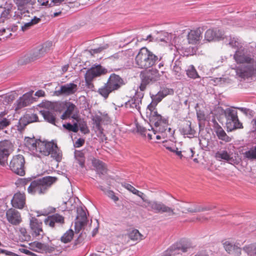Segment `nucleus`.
I'll return each mask as SVG.
<instances>
[{"label": "nucleus", "instance_id": "obj_1", "mask_svg": "<svg viewBox=\"0 0 256 256\" xmlns=\"http://www.w3.org/2000/svg\"><path fill=\"white\" fill-rule=\"evenodd\" d=\"M57 180L56 177L46 176L39 180H32L30 178L24 179L22 183L24 185L30 184L28 188V194H46L51 186Z\"/></svg>", "mask_w": 256, "mask_h": 256}, {"label": "nucleus", "instance_id": "obj_2", "mask_svg": "<svg viewBox=\"0 0 256 256\" xmlns=\"http://www.w3.org/2000/svg\"><path fill=\"white\" fill-rule=\"evenodd\" d=\"M161 59L162 57H158L147 48L143 47L140 49L136 54L135 62L139 68H148L154 66Z\"/></svg>", "mask_w": 256, "mask_h": 256}, {"label": "nucleus", "instance_id": "obj_3", "mask_svg": "<svg viewBox=\"0 0 256 256\" xmlns=\"http://www.w3.org/2000/svg\"><path fill=\"white\" fill-rule=\"evenodd\" d=\"M226 118V127L228 132H232L236 129L242 128V124L238 116V112L232 108H227L224 111Z\"/></svg>", "mask_w": 256, "mask_h": 256}, {"label": "nucleus", "instance_id": "obj_4", "mask_svg": "<svg viewBox=\"0 0 256 256\" xmlns=\"http://www.w3.org/2000/svg\"><path fill=\"white\" fill-rule=\"evenodd\" d=\"M146 204L143 206L146 208L148 210L154 213H166L168 216H172L176 214L174 209L169 207L161 202L156 200H149L144 199L143 200Z\"/></svg>", "mask_w": 256, "mask_h": 256}, {"label": "nucleus", "instance_id": "obj_5", "mask_svg": "<svg viewBox=\"0 0 256 256\" xmlns=\"http://www.w3.org/2000/svg\"><path fill=\"white\" fill-rule=\"evenodd\" d=\"M141 84L140 86V91H144L146 86L160 79V74L158 70L152 68L142 72L140 74Z\"/></svg>", "mask_w": 256, "mask_h": 256}, {"label": "nucleus", "instance_id": "obj_6", "mask_svg": "<svg viewBox=\"0 0 256 256\" xmlns=\"http://www.w3.org/2000/svg\"><path fill=\"white\" fill-rule=\"evenodd\" d=\"M25 160L23 156L18 154L14 156L10 163V169L15 174L22 176L25 174Z\"/></svg>", "mask_w": 256, "mask_h": 256}, {"label": "nucleus", "instance_id": "obj_7", "mask_svg": "<svg viewBox=\"0 0 256 256\" xmlns=\"http://www.w3.org/2000/svg\"><path fill=\"white\" fill-rule=\"evenodd\" d=\"M13 151V145L8 140L0 142V164L4 166L8 158Z\"/></svg>", "mask_w": 256, "mask_h": 256}, {"label": "nucleus", "instance_id": "obj_8", "mask_svg": "<svg viewBox=\"0 0 256 256\" xmlns=\"http://www.w3.org/2000/svg\"><path fill=\"white\" fill-rule=\"evenodd\" d=\"M29 248L36 252L40 253H52L54 252L56 248L48 244L35 241L29 244Z\"/></svg>", "mask_w": 256, "mask_h": 256}, {"label": "nucleus", "instance_id": "obj_9", "mask_svg": "<svg viewBox=\"0 0 256 256\" xmlns=\"http://www.w3.org/2000/svg\"><path fill=\"white\" fill-rule=\"evenodd\" d=\"M107 70L100 65L92 66L87 70L85 74L86 82H90L94 78L105 74Z\"/></svg>", "mask_w": 256, "mask_h": 256}, {"label": "nucleus", "instance_id": "obj_10", "mask_svg": "<svg viewBox=\"0 0 256 256\" xmlns=\"http://www.w3.org/2000/svg\"><path fill=\"white\" fill-rule=\"evenodd\" d=\"M144 93L143 91H136L135 95L125 103V106L128 108H131L133 110H136L140 112L142 104V100L144 97Z\"/></svg>", "mask_w": 256, "mask_h": 256}, {"label": "nucleus", "instance_id": "obj_11", "mask_svg": "<svg viewBox=\"0 0 256 256\" xmlns=\"http://www.w3.org/2000/svg\"><path fill=\"white\" fill-rule=\"evenodd\" d=\"M42 224V221L35 217H32L30 219V228L32 234L34 237L42 236L44 234Z\"/></svg>", "mask_w": 256, "mask_h": 256}, {"label": "nucleus", "instance_id": "obj_12", "mask_svg": "<svg viewBox=\"0 0 256 256\" xmlns=\"http://www.w3.org/2000/svg\"><path fill=\"white\" fill-rule=\"evenodd\" d=\"M64 0H46V2H42V5L51 8L58 6V8L55 9L56 12L52 14V16L56 17L62 13V10L68 6L65 3H63Z\"/></svg>", "mask_w": 256, "mask_h": 256}, {"label": "nucleus", "instance_id": "obj_13", "mask_svg": "<svg viewBox=\"0 0 256 256\" xmlns=\"http://www.w3.org/2000/svg\"><path fill=\"white\" fill-rule=\"evenodd\" d=\"M78 86L74 83H68L62 85L60 88L54 92L56 96H70L74 94L78 90Z\"/></svg>", "mask_w": 256, "mask_h": 256}, {"label": "nucleus", "instance_id": "obj_14", "mask_svg": "<svg viewBox=\"0 0 256 256\" xmlns=\"http://www.w3.org/2000/svg\"><path fill=\"white\" fill-rule=\"evenodd\" d=\"M106 84L114 92L120 88L125 84L126 82L118 75L112 74L108 78Z\"/></svg>", "mask_w": 256, "mask_h": 256}, {"label": "nucleus", "instance_id": "obj_15", "mask_svg": "<svg viewBox=\"0 0 256 256\" xmlns=\"http://www.w3.org/2000/svg\"><path fill=\"white\" fill-rule=\"evenodd\" d=\"M234 59L238 63L250 64L252 61L251 56L248 54L246 50L244 48L237 50L234 54Z\"/></svg>", "mask_w": 256, "mask_h": 256}, {"label": "nucleus", "instance_id": "obj_16", "mask_svg": "<svg viewBox=\"0 0 256 256\" xmlns=\"http://www.w3.org/2000/svg\"><path fill=\"white\" fill-rule=\"evenodd\" d=\"M6 218L8 221L12 225H18L22 221L19 212L12 208L6 211Z\"/></svg>", "mask_w": 256, "mask_h": 256}, {"label": "nucleus", "instance_id": "obj_17", "mask_svg": "<svg viewBox=\"0 0 256 256\" xmlns=\"http://www.w3.org/2000/svg\"><path fill=\"white\" fill-rule=\"evenodd\" d=\"M170 90L164 89L160 91L156 94H153L152 96H151L152 98V102L148 106V108L149 109V110H152V108L154 110V106H156L157 104L160 102L162 98H164L165 96L170 94Z\"/></svg>", "mask_w": 256, "mask_h": 256}, {"label": "nucleus", "instance_id": "obj_18", "mask_svg": "<svg viewBox=\"0 0 256 256\" xmlns=\"http://www.w3.org/2000/svg\"><path fill=\"white\" fill-rule=\"evenodd\" d=\"M180 131L181 134L190 138H194L196 134L194 126H192V122L190 120L184 122L180 128Z\"/></svg>", "mask_w": 256, "mask_h": 256}, {"label": "nucleus", "instance_id": "obj_19", "mask_svg": "<svg viewBox=\"0 0 256 256\" xmlns=\"http://www.w3.org/2000/svg\"><path fill=\"white\" fill-rule=\"evenodd\" d=\"M76 211L77 216L75 226L77 229H81L83 226L86 224L87 216L86 212L82 207L77 208Z\"/></svg>", "mask_w": 256, "mask_h": 256}, {"label": "nucleus", "instance_id": "obj_20", "mask_svg": "<svg viewBox=\"0 0 256 256\" xmlns=\"http://www.w3.org/2000/svg\"><path fill=\"white\" fill-rule=\"evenodd\" d=\"M38 120V116L37 114H27L22 119L20 120L18 130L20 131H22L27 124L37 122Z\"/></svg>", "mask_w": 256, "mask_h": 256}, {"label": "nucleus", "instance_id": "obj_21", "mask_svg": "<svg viewBox=\"0 0 256 256\" xmlns=\"http://www.w3.org/2000/svg\"><path fill=\"white\" fill-rule=\"evenodd\" d=\"M13 207L22 209L26 204V197L24 193L17 192L15 194L11 201Z\"/></svg>", "mask_w": 256, "mask_h": 256}, {"label": "nucleus", "instance_id": "obj_22", "mask_svg": "<svg viewBox=\"0 0 256 256\" xmlns=\"http://www.w3.org/2000/svg\"><path fill=\"white\" fill-rule=\"evenodd\" d=\"M52 142H42L39 140L36 152L44 156H48L50 154V148H52Z\"/></svg>", "mask_w": 256, "mask_h": 256}, {"label": "nucleus", "instance_id": "obj_23", "mask_svg": "<svg viewBox=\"0 0 256 256\" xmlns=\"http://www.w3.org/2000/svg\"><path fill=\"white\" fill-rule=\"evenodd\" d=\"M64 222V217L58 214H54L44 220V223L51 227H54L55 224H63Z\"/></svg>", "mask_w": 256, "mask_h": 256}, {"label": "nucleus", "instance_id": "obj_24", "mask_svg": "<svg viewBox=\"0 0 256 256\" xmlns=\"http://www.w3.org/2000/svg\"><path fill=\"white\" fill-rule=\"evenodd\" d=\"M152 108V116L151 118V121L154 122V126L157 128L161 124H168V118L164 117L158 114L157 111L154 110Z\"/></svg>", "mask_w": 256, "mask_h": 256}, {"label": "nucleus", "instance_id": "obj_25", "mask_svg": "<svg viewBox=\"0 0 256 256\" xmlns=\"http://www.w3.org/2000/svg\"><path fill=\"white\" fill-rule=\"evenodd\" d=\"M222 38V32L218 29H209L205 33V39L208 41H212L215 39L220 40Z\"/></svg>", "mask_w": 256, "mask_h": 256}, {"label": "nucleus", "instance_id": "obj_26", "mask_svg": "<svg viewBox=\"0 0 256 256\" xmlns=\"http://www.w3.org/2000/svg\"><path fill=\"white\" fill-rule=\"evenodd\" d=\"M202 38V31L200 28L196 30H191L188 34V42L192 44H196Z\"/></svg>", "mask_w": 256, "mask_h": 256}, {"label": "nucleus", "instance_id": "obj_27", "mask_svg": "<svg viewBox=\"0 0 256 256\" xmlns=\"http://www.w3.org/2000/svg\"><path fill=\"white\" fill-rule=\"evenodd\" d=\"M40 114L43 116L46 121L56 125V114L55 112L48 109H44L40 111Z\"/></svg>", "mask_w": 256, "mask_h": 256}, {"label": "nucleus", "instance_id": "obj_28", "mask_svg": "<svg viewBox=\"0 0 256 256\" xmlns=\"http://www.w3.org/2000/svg\"><path fill=\"white\" fill-rule=\"evenodd\" d=\"M226 250L230 254L238 256L241 254V248L230 242L226 241L224 244Z\"/></svg>", "mask_w": 256, "mask_h": 256}, {"label": "nucleus", "instance_id": "obj_29", "mask_svg": "<svg viewBox=\"0 0 256 256\" xmlns=\"http://www.w3.org/2000/svg\"><path fill=\"white\" fill-rule=\"evenodd\" d=\"M32 101V94L28 92L24 94L17 100L18 107L22 108L28 106Z\"/></svg>", "mask_w": 256, "mask_h": 256}, {"label": "nucleus", "instance_id": "obj_30", "mask_svg": "<svg viewBox=\"0 0 256 256\" xmlns=\"http://www.w3.org/2000/svg\"><path fill=\"white\" fill-rule=\"evenodd\" d=\"M215 158L218 160H223L228 162L232 161V160L230 154L226 150H220L218 151L215 154Z\"/></svg>", "mask_w": 256, "mask_h": 256}, {"label": "nucleus", "instance_id": "obj_31", "mask_svg": "<svg viewBox=\"0 0 256 256\" xmlns=\"http://www.w3.org/2000/svg\"><path fill=\"white\" fill-rule=\"evenodd\" d=\"M72 118V122H67L62 124V126L68 132H77L78 131V128L76 125V116L74 114L71 116Z\"/></svg>", "mask_w": 256, "mask_h": 256}, {"label": "nucleus", "instance_id": "obj_32", "mask_svg": "<svg viewBox=\"0 0 256 256\" xmlns=\"http://www.w3.org/2000/svg\"><path fill=\"white\" fill-rule=\"evenodd\" d=\"M215 132L220 140L226 142H230L231 138L226 134L223 128L218 123L215 127Z\"/></svg>", "mask_w": 256, "mask_h": 256}, {"label": "nucleus", "instance_id": "obj_33", "mask_svg": "<svg viewBox=\"0 0 256 256\" xmlns=\"http://www.w3.org/2000/svg\"><path fill=\"white\" fill-rule=\"evenodd\" d=\"M92 164L98 173L104 174L106 172L105 164L102 161L98 159L93 158Z\"/></svg>", "mask_w": 256, "mask_h": 256}, {"label": "nucleus", "instance_id": "obj_34", "mask_svg": "<svg viewBox=\"0 0 256 256\" xmlns=\"http://www.w3.org/2000/svg\"><path fill=\"white\" fill-rule=\"evenodd\" d=\"M50 154L58 162H60L62 160V152L58 147L57 144L54 142H53L52 148H50Z\"/></svg>", "mask_w": 256, "mask_h": 256}, {"label": "nucleus", "instance_id": "obj_35", "mask_svg": "<svg viewBox=\"0 0 256 256\" xmlns=\"http://www.w3.org/2000/svg\"><path fill=\"white\" fill-rule=\"evenodd\" d=\"M76 122L78 124L76 125L78 130L80 129L82 133L86 134L90 132L86 123L77 116H76Z\"/></svg>", "mask_w": 256, "mask_h": 256}, {"label": "nucleus", "instance_id": "obj_36", "mask_svg": "<svg viewBox=\"0 0 256 256\" xmlns=\"http://www.w3.org/2000/svg\"><path fill=\"white\" fill-rule=\"evenodd\" d=\"M243 250L249 256H256V242L245 246Z\"/></svg>", "mask_w": 256, "mask_h": 256}, {"label": "nucleus", "instance_id": "obj_37", "mask_svg": "<svg viewBox=\"0 0 256 256\" xmlns=\"http://www.w3.org/2000/svg\"><path fill=\"white\" fill-rule=\"evenodd\" d=\"M39 140H35L34 138H26L25 140V144L32 150H36Z\"/></svg>", "mask_w": 256, "mask_h": 256}, {"label": "nucleus", "instance_id": "obj_38", "mask_svg": "<svg viewBox=\"0 0 256 256\" xmlns=\"http://www.w3.org/2000/svg\"><path fill=\"white\" fill-rule=\"evenodd\" d=\"M113 91L106 83L104 84V86L100 88L98 90V92L104 98H107L109 94Z\"/></svg>", "mask_w": 256, "mask_h": 256}, {"label": "nucleus", "instance_id": "obj_39", "mask_svg": "<svg viewBox=\"0 0 256 256\" xmlns=\"http://www.w3.org/2000/svg\"><path fill=\"white\" fill-rule=\"evenodd\" d=\"M123 186L126 188L129 191L131 192L132 194L137 195L138 196L140 197L143 200H144V198L143 197V196H144V193L138 190L129 184L125 183L123 184Z\"/></svg>", "mask_w": 256, "mask_h": 256}, {"label": "nucleus", "instance_id": "obj_40", "mask_svg": "<svg viewBox=\"0 0 256 256\" xmlns=\"http://www.w3.org/2000/svg\"><path fill=\"white\" fill-rule=\"evenodd\" d=\"M128 238L132 240H140L144 238V236L137 230H133L128 234Z\"/></svg>", "mask_w": 256, "mask_h": 256}, {"label": "nucleus", "instance_id": "obj_41", "mask_svg": "<svg viewBox=\"0 0 256 256\" xmlns=\"http://www.w3.org/2000/svg\"><path fill=\"white\" fill-rule=\"evenodd\" d=\"M74 235V233L72 230L71 229L67 230L60 238V240L64 244L70 242Z\"/></svg>", "mask_w": 256, "mask_h": 256}, {"label": "nucleus", "instance_id": "obj_42", "mask_svg": "<svg viewBox=\"0 0 256 256\" xmlns=\"http://www.w3.org/2000/svg\"><path fill=\"white\" fill-rule=\"evenodd\" d=\"M74 156L76 160L78 162L80 166L83 168L84 166L85 158L84 153L82 151L76 150Z\"/></svg>", "mask_w": 256, "mask_h": 256}, {"label": "nucleus", "instance_id": "obj_43", "mask_svg": "<svg viewBox=\"0 0 256 256\" xmlns=\"http://www.w3.org/2000/svg\"><path fill=\"white\" fill-rule=\"evenodd\" d=\"M76 106L74 104L72 103L69 104L66 110L62 115L61 118L62 120H65L66 119L68 118H70Z\"/></svg>", "mask_w": 256, "mask_h": 256}, {"label": "nucleus", "instance_id": "obj_44", "mask_svg": "<svg viewBox=\"0 0 256 256\" xmlns=\"http://www.w3.org/2000/svg\"><path fill=\"white\" fill-rule=\"evenodd\" d=\"M228 44L232 48H236L237 50L240 49V47L243 48L239 39L237 38H232L229 36Z\"/></svg>", "mask_w": 256, "mask_h": 256}, {"label": "nucleus", "instance_id": "obj_45", "mask_svg": "<svg viewBox=\"0 0 256 256\" xmlns=\"http://www.w3.org/2000/svg\"><path fill=\"white\" fill-rule=\"evenodd\" d=\"M186 72L187 76L190 78L195 79L200 77L196 68L192 65H190L188 66L186 70Z\"/></svg>", "mask_w": 256, "mask_h": 256}, {"label": "nucleus", "instance_id": "obj_46", "mask_svg": "<svg viewBox=\"0 0 256 256\" xmlns=\"http://www.w3.org/2000/svg\"><path fill=\"white\" fill-rule=\"evenodd\" d=\"M5 114L4 112H1L0 114V130L5 128L10 124V122L9 120L4 118Z\"/></svg>", "mask_w": 256, "mask_h": 256}, {"label": "nucleus", "instance_id": "obj_47", "mask_svg": "<svg viewBox=\"0 0 256 256\" xmlns=\"http://www.w3.org/2000/svg\"><path fill=\"white\" fill-rule=\"evenodd\" d=\"M244 156L250 160H256V146L250 148L244 153Z\"/></svg>", "mask_w": 256, "mask_h": 256}, {"label": "nucleus", "instance_id": "obj_48", "mask_svg": "<svg viewBox=\"0 0 256 256\" xmlns=\"http://www.w3.org/2000/svg\"><path fill=\"white\" fill-rule=\"evenodd\" d=\"M46 50L44 47L36 49L33 53L32 56V60H35L43 56V54L46 52Z\"/></svg>", "mask_w": 256, "mask_h": 256}, {"label": "nucleus", "instance_id": "obj_49", "mask_svg": "<svg viewBox=\"0 0 256 256\" xmlns=\"http://www.w3.org/2000/svg\"><path fill=\"white\" fill-rule=\"evenodd\" d=\"M124 56V52L123 51L118 52L114 54L109 56L108 59L112 60H116L122 59Z\"/></svg>", "mask_w": 256, "mask_h": 256}, {"label": "nucleus", "instance_id": "obj_50", "mask_svg": "<svg viewBox=\"0 0 256 256\" xmlns=\"http://www.w3.org/2000/svg\"><path fill=\"white\" fill-rule=\"evenodd\" d=\"M180 62L176 61L173 66L172 72L176 75L180 76L181 73V68L180 66Z\"/></svg>", "mask_w": 256, "mask_h": 256}, {"label": "nucleus", "instance_id": "obj_51", "mask_svg": "<svg viewBox=\"0 0 256 256\" xmlns=\"http://www.w3.org/2000/svg\"><path fill=\"white\" fill-rule=\"evenodd\" d=\"M248 65L250 71V74H256V61H254L252 58L251 63L248 64Z\"/></svg>", "mask_w": 256, "mask_h": 256}, {"label": "nucleus", "instance_id": "obj_52", "mask_svg": "<svg viewBox=\"0 0 256 256\" xmlns=\"http://www.w3.org/2000/svg\"><path fill=\"white\" fill-rule=\"evenodd\" d=\"M18 6L23 7L30 4L32 0H13Z\"/></svg>", "mask_w": 256, "mask_h": 256}, {"label": "nucleus", "instance_id": "obj_53", "mask_svg": "<svg viewBox=\"0 0 256 256\" xmlns=\"http://www.w3.org/2000/svg\"><path fill=\"white\" fill-rule=\"evenodd\" d=\"M108 47V45H106L104 46H100L96 48L91 49L90 50V52L92 55H93L95 54L100 52L106 48Z\"/></svg>", "mask_w": 256, "mask_h": 256}, {"label": "nucleus", "instance_id": "obj_54", "mask_svg": "<svg viewBox=\"0 0 256 256\" xmlns=\"http://www.w3.org/2000/svg\"><path fill=\"white\" fill-rule=\"evenodd\" d=\"M107 196L112 200L114 202L118 201V198L115 196L114 193L112 190H108L106 192Z\"/></svg>", "mask_w": 256, "mask_h": 256}, {"label": "nucleus", "instance_id": "obj_55", "mask_svg": "<svg viewBox=\"0 0 256 256\" xmlns=\"http://www.w3.org/2000/svg\"><path fill=\"white\" fill-rule=\"evenodd\" d=\"M186 210L188 212H199V205H195L193 207L188 208L186 209Z\"/></svg>", "mask_w": 256, "mask_h": 256}, {"label": "nucleus", "instance_id": "obj_56", "mask_svg": "<svg viewBox=\"0 0 256 256\" xmlns=\"http://www.w3.org/2000/svg\"><path fill=\"white\" fill-rule=\"evenodd\" d=\"M216 208V206H202L199 205L200 212H204L206 210H210Z\"/></svg>", "mask_w": 256, "mask_h": 256}, {"label": "nucleus", "instance_id": "obj_57", "mask_svg": "<svg viewBox=\"0 0 256 256\" xmlns=\"http://www.w3.org/2000/svg\"><path fill=\"white\" fill-rule=\"evenodd\" d=\"M19 232L21 236H23V238L26 240L28 236L26 228H20Z\"/></svg>", "mask_w": 256, "mask_h": 256}, {"label": "nucleus", "instance_id": "obj_58", "mask_svg": "<svg viewBox=\"0 0 256 256\" xmlns=\"http://www.w3.org/2000/svg\"><path fill=\"white\" fill-rule=\"evenodd\" d=\"M19 250L21 252L25 254H26L30 255L31 256H36V255L35 254L30 252L28 249L24 248H20L19 249Z\"/></svg>", "mask_w": 256, "mask_h": 256}, {"label": "nucleus", "instance_id": "obj_59", "mask_svg": "<svg viewBox=\"0 0 256 256\" xmlns=\"http://www.w3.org/2000/svg\"><path fill=\"white\" fill-rule=\"evenodd\" d=\"M15 96L13 94H8L4 96L5 101L8 104L12 102Z\"/></svg>", "mask_w": 256, "mask_h": 256}, {"label": "nucleus", "instance_id": "obj_60", "mask_svg": "<svg viewBox=\"0 0 256 256\" xmlns=\"http://www.w3.org/2000/svg\"><path fill=\"white\" fill-rule=\"evenodd\" d=\"M210 251L208 252L206 250H202L195 256H208Z\"/></svg>", "mask_w": 256, "mask_h": 256}, {"label": "nucleus", "instance_id": "obj_61", "mask_svg": "<svg viewBox=\"0 0 256 256\" xmlns=\"http://www.w3.org/2000/svg\"><path fill=\"white\" fill-rule=\"evenodd\" d=\"M137 131L140 133L142 134H145V132L146 131V129L140 125H136Z\"/></svg>", "mask_w": 256, "mask_h": 256}, {"label": "nucleus", "instance_id": "obj_62", "mask_svg": "<svg viewBox=\"0 0 256 256\" xmlns=\"http://www.w3.org/2000/svg\"><path fill=\"white\" fill-rule=\"evenodd\" d=\"M84 142V140L82 138H78L75 142L74 146L76 148L82 146Z\"/></svg>", "mask_w": 256, "mask_h": 256}, {"label": "nucleus", "instance_id": "obj_63", "mask_svg": "<svg viewBox=\"0 0 256 256\" xmlns=\"http://www.w3.org/2000/svg\"><path fill=\"white\" fill-rule=\"evenodd\" d=\"M32 26V24L31 23L30 21V22L24 24L22 26V30L23 31H25L28 29L30 28Z\"/></svg>", "mask_w": 256, "mask_h": 256}, {"label": "nucleus", "instance_id": "obj_64", "mask_svg": "<svg viewBox=\"0 0 256 256\" xmlns=\"http://www.w3.org/2000/svg\"><path fill=\"white\" fill-rule=\"evenodd\" d=\"M252 126V132H256V119H253L250 122Z\"/></svg>", "mask_w": 256, "mask_h": 256}]
</instances>
